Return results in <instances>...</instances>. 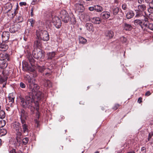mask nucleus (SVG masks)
Instances as JSON below:
<instances>
[{"label":"nucleus","instance_id":"nucleus-1","mask_svg":"<svg viewBox=\"0 0 153 153\" xmlns=\"http://www.w3.org/2000/svg\"><path fill=\"white\" fill-rule=\"evenodd\" d=\"M25 101L24 98H20L21 105L24 108H30L33 107L34 102L35 100V96L32 93H29L28 95H27L25 97Z\"/></svg>","mask_w":153,"mask_h":153},{"label":"nucleus","instance_id":"nucleus-2","mask_svg":"<svg viewBox=\"0 0 153 153\" xmlns=\"http://www.w3.org/2000/svg\"><path fill=\"white\" fill-rule=\"evenodd\" d=\"M36 35L38 39L44 41H48L49 39V37L48 32L45 30H37Z\"/></svg>","mask_w":153,"mask_h":153},{"label":"nucleus","instance_id":"nucleus-3","mask_svg":"<svg viewBox=\"0 0 153 153\" xmlns=\"http://www.w3.org/2000/svg\"><path fill=\"white\" fill-rule=\"evenodd\" d=\"M60 16L62 21L65 23L68 22L70 20V18L68 14L65 10L61 11Z\"/></svg>","mask_w":153,"mask_h":153},{"label":"nucleus","instance_id":"nucleus-4","mask_svg":"<svg viewBox=\"0 0 153 153\" xmlns=\"http://www.w3.org/2000/svg\"><path fill=\"white\" fill-rule=\"evenodd\" d=\"M32 54L35 58L38 59H40L44 56V54L42 51L41 49L38 50L34 49L32 53Z\"/></svg>","mask_w":153,"mask_h":153},{"label":"nucleus","instance_id":"nucleus-5","mask_svg":"<svg viewBox=\"0 0 153 153\" xmlns=\"http://www.w3.org/2000/svg\"><path fill=\"white\" fill-rule=\"evenodd\" d=\"M144 19L141 20L140 19H136L134 21V24L135 25H139L142 28H143L144 26L143 23L144 22H148V19L147 17L146 16H143Z\"/></svg>","mask_w":153,"mask_h":153},{"label":"nucleus","instance_id":"nucleus-6","mask_svg":"<svg viewBox=\"0 0 153 153\" xmlns=\"http://www.w3.org/2000/svg\"><path fill=\"white\" fill-rule=\"evenodd\" d=\"M21 122L26 121L27 117V114L23 109H21L19 111Z\"/></svg>","mask_w":153,"mask_h":153},{"label":"nucleus","instance_id":"nucleus-7","mask_svg":"<svg viewBox=\"0 0 153 153\" xmlns=\"http://www.w3.org/2000/svg\"><path fill=\"white\" fill-rule=\"evenodd\" d=\"M28 88L30 89L32 92H30L33 94L38 92L40 88L39 86L37 84L34 83L33 82L31 84L29 85Z\"/></svg>","mask_w":153,"mask_h":153},{"label":"nucleus","instance_id":"nucleus-8","mask_svg":"<svg viewBox=\"0 0 153 153\" xmlns=\"http://www.w3.org/2000/svg\"><path fill=\"white\" fill-rule=\"evenodd\" d=\"M53 22L57 28H59L61 26V22L60 19L57 17H55L52 19Z\"/></svg>","mask_w":153,"mask_h":153},{"label":"nucleus","instance_id":"nucleus-9","mask_svg":"<svg viewBox=\"0 0 153 153\" xmlns=\"http://www.w3.org/2000/svg\"><path fill=\"white\" fill-rule=\"evenodd\" d=\"M21 122L22 124L21 131L23 133H27V134L29 131V129L28 125L26 123V121Z\"/></svg>","mask_w":153,"mask_h":153},{"label":"nucleus","instance_id":"nucleus-10","mask_svg":"<svg viewBox=\"0 0 153 153\" xmlns=\"http://www.w3.org/2000/svg\"><path fill=\"white\" fill-rule=\"evenodd\" d=\"M21 26L18 24L12 25L10 28L9 30L11 33H14L18 31L20 29Z\"/></svg>","mask_w":153,"mask_h":153},{"label":"nucleus","instance_id":"nucleus-11","mask_svg":"<svg viewBox=\"0 0 153 153\" xmlns=\"http://www.w3.org/2000/svg\"><path fill=\"white\" fill-rule=\"evenodd\" d=\"M10 33L9 32L4 31L1 34L3 42H6L9 39Z\"/></svg>","mask_w":153,"mask_h":153},{"label":"nucleus","instance_id":"nucleus-12","mask_svg":"<svg viewBox=\"0 0 153 153\" xmlns=\"http://www.w3.org/2000/svg\"><path fill=\"white\" fill-rule=\"evenodd\" d=\"M33 94L35 96V100H36V101L40 100L43 97L42 93L40 91H38V92H36Z\"/></svg>","mask_w":153,"mask_h":153},{"label":"nucleus","instance_id":"nucleus-13","mask_svg":"<svg viewBox=\"0 0 153 153\" xmlns=\"http://www.w3.org/2000/svg\"><path fill=\"white\" fill-rule=\"evenodd\" d=\"M43 84L44 86L48 89L52 87V83L48 79H45L42 80Z\"/></svg>","mask_w":153,"mask_h":153},{"label":"nucleus","instance_id":"nucleus-14","mask_svg":"<svg viewBox=\"0 0 153 153\" xmlns=\"http://www.w3.org/2000/svg\"><path fill=\"white\" fill-rule=\"evenodd\" d=\"M24 80L29 86V85L31 84L33 82V79L31 78L29 75H26L24 76Z\"/></svg>","mask_w":153,"mask_h":153},{"label":"nucleus","instance_id":"nucleus-15","mask_svg":"<svg viewBox=\"0 0 153 153\" xmlns=\"http://www.w3.org/2000/svg\"><path fill=\"white\" fill-rule=\"evenodd\" d=\"M105 35L108 39H111L114 36V33L112 31L107 30L105 32Z\"/></svg>","mask_w":153,"mask_h":153},{"label":"nucleus","instance_id":"nucleus-16","mask_svg":"<svg viewBox=\"0 0 153 153\" xmlns=\"http://www.w3.org/2000/svg\"><path fill=\"white\" fill-rule=\"evenodd\" d=\"M123 29L126 31H130L132 28L131 25L128 24L126 23H124L123 25Z\"/></svg>","mask_w":153,"mask_h":153},{"label":"nucleus","instance_id":"nucleus-17","mask_svg":"<svg viewBox=\"0 0 153 153\" xmlns=\"http://www.w3.org/2000/svg\"><path fill=\"white\" fill-rule=\"evenodd\" d=\"M12 7V4L10 3H6L4 6V8L6 10L7 12L10 11L11 10Z\"/></svg>","mask_w":153,"mask_h":153},{"label":"nucleus","instance_id":"nucleus-18","mask_svg":"<svg viewBox=\"0 0 153 153\" xmlns=\"http://www.w3.org/2000/svg\"><path fill=\"white\" fill-rule=\"evenodd\" d=\"M20 124L18 122H15L13 125V128L16 131H19L21 128Z\"/></svg>","mask_w":153,"mask_h":153},{"label":"nucleus","instance_id":"nucleus-19","mask_svg":"<svg viewBox=\"0 0 153 153\" xmlns=\"http://www.w3.org/2000/svg\"><path fill=\"white\" fill-rule=\"evenodd\" d=\"M91 21L92 23L97 24H100L101 22V20L100 18L98 17L92 18Z\"/></svg>","mask_w":153,"mask_h":153},{"label":"nucleus","instance_id":"nucleus-20","mask_svg":"<svg viewBox=\"0 0 153 153\" xmlns=\"http://www.w3.org/2000/svg\"><path fill=\"white\" fill-rule=\"evenodd\" d=\"M8 54L4 53H1L0 54V60H4L6 59L8 60Z\"/></svg>","mask_w":153,"mask_h":153},{"label":"nucleus","instance_id":"nucleus-21","mask_svg":"<svg viewBox=\"0 0 153 153\" xmlns=\"http://www.w3.org/2000/svg\"><path fill=\"white\" fill-rule=\"evenodd\" d=\"M137 8L139 11L144 12L146 10V7L144 4H139L137 6Z\"/></svg>","mask_w":153,"mask_h":153},{"label":"nucleus","instance_id":"nucleus-22","mask_svg":"<svg viewBox=\"0 0 153 153\" xmlns=\"http://www.w3.org/2000/svg\"><path fill=\"white\" fill-rule=\"evenodd\" d=\"M148 22H144L143 25H144V26L148 28L150 30H153V24L152 23H149L148 24Z\"/></svg>","mask_w":153,"mask_h":153},{"label":"nucleus","instance_id":"nucleus-23","mask_svg":"<svg viewBox=\"0 0 153 153\" xmlns=\"http://www.w3.org/2000/svg\"><path fill=\"white\" fill-rule=\"evenodd\" d=\"M134 15V13L133 11L130 10L126 14V17L128 19H130L132 18Z\"/></svg>","mask_w":153,"mask_h":153},{"label":"nucleus","instance_id":"nucleus-24","mask_svg":"<svg viewBox=\"0 0 153 153\" xmlns=\"http://www.w3.org/2000/svg\"><path fill=\"white\" fill-rule=\"evenodd\" d=\"M85 27L86 29L89 31H94L93 25L91 23H87L86 24Z\"/></svg>","mask_w":153,"mask_h":153},{"label":"nucleus","instance_id":"nucleus-25","mask_svg":"<svg viewBox=\"0 0 153 153\" xmlns=\"http://www.w3.org/2000/svg\"><path fill=\"white\" fill-rule=\"evenodd\" d=\"M101 16L103 19H108L110 16V13L108 12H103L101 13Z\"/></svg>","mask_w":153,"mask_h":153},{"label":"nucleus","instance_id":"nucleus-26","mask_svg":"<svg viewBox=\"0 0 153 153\" xmlns=\"http://www.w3.org/2000/svg\"><path fill=\"white\" fill-rule=\"evenodd\" d=\"M55 52L54 51L48 53H47V55L48 56V59H52L53 58L55 57Z\"/></svg>","mask_w":153,"mask_h":153},{"label":"nucleus","instance_id":"nucleus-27","mask_svg":"<svg viewBox=\"0 0 153 153\" xmlns=\"http://www.w3.org/2000/svg\"><path fill=\"white\" fill-rule=\"evenodd\" d=\"M17 132L16 133V139L17 140V142L20 141V140H22V133L21 132L19 131H16Z\"/></svg>","mask_w":153,"mask_h":153},{"label":"nucleus","instance_id":"nucleus-28","mask_svg":"<svg viewBox=\"0 0 153 153\" xmlns=\"http://www.w3.org/2000/svg\"><path fill=\"white\" fill-rule=\"evenodd\" d=\"M135 11H136L135 17L139 18L142 16L143 17V16H144L143 15V12L139 11L138 10H135Z\"/></svg>","mask_w":153,"mask_h":153},{"label":"nucleus","instance_id":"nucleus-29","mask_svg":"<svg viewBox=\"0 0 153 153\" xmlns=\"http://www.w3.org/2000/svg\"><path fill=\"white\" fill-rule=\"evenodd\" d=\"M8 47L7 45L1 44L0 45V51H6L8 48Z\"/></svg>","mask_w":153,"mask_h":153},{"label":"nucleus","instance_id":"nucleus-30","mask_svg":"<svg viewBox=\"0 0 153 153\" xmlns=\"http://www.w3.org/2000/svg\"><path fill=\"white\" fill-rule=\"evenodd\" d=\"M150 141L151 144L153 147V134L149 133L148 140L146 142Z\"/></svg>","mask_w":153,"mask_h":153},{"label":"nucleus","instance_id":"nucleus-31","mask_svg":"<svg viewBox=\"0 0 153 153\" xmlns=\"http://www.w3.org/2000/svg\"><path fill=\"white\" fill-rule=\"evenodd\" d=\"M95 10L98 13H100L103 10L102 7L99 5H95Z\"/></svg>","mask_w":153,"mask_h":153},{"label":"nucleus","instance_id":"nucleus-32","mask_svg":"<svg viewBox=\"0 0 153 153\" xmlns=\"http://www.w3.org/2000/svg\"><path fill=\"white\" fill-rule=\"evenodd\" d=\"M28 59L29 62L32 66H34L35 64V61L31 56H29L28 57Z\"/></svg>","mask_w":153,"mask_h":153},{"label":"nucleus","instance_id":"nucleus-33","mask_svg":"<svg viewBox=\"0 0 153 153\" xmlns=\"http://www.w3.org/2000/svg\"><path fill=\"white\" fill-rule=\"evenodd\" d=\"M42 45V42L40 40H36L34 42V47L35 48L41 47Z\"/></svg>","mask_w":153,"mask_h":153},{"label":"nucleus","instance_id":"nucleus-34","mask_svg":"<svg viewBox=\"0 0 153 153\" xmlns=\"http://www.w3.org/2000/svg\"><path fill=\"white\" fill-rule=\"evenodd\" d=\"M8 98L9 102H10V104H11L14 102V99L15 98L14 97L13 94H9Z\"/></svg>","mask_w":153,"mask_h":153},{"label":"nucleus","instance_id":"nucleus-35","mask_svg":"<svg viewBox=\"0 0 153 153\" xmlns=\"http://www.w3.org/2000/svg\"><path fill=\"white\" fill-rule=\"evenodd\" d=\"M33 27H30V28L27 29L25 32V33L27 35H28L30 34H31L33 33Z\"/></svg>","mask_w":153,"mask_h":153},{"label":"nucleus","instance_id":"nucleus-36","mask_svg":"<svg viewBox=\"0 0 153 153\" xmlns=\"http://www.w3.org/2000/svg\"><path fill=\"white\" fill-rule=\"evenodd\" d=\"M79 43L82 44H85L87 42V40L82 36H79Z\"/></svg>","mask_w":153,"mask_h":153},{"label":"nucleus","instance_id":"nucleus-37","mask_svg":"<svg viewBox=\"0 0 153 153\" xmlns=\"http://www.w3.org/2000/svg\"><path fill=\"white\" fill-rule=\"evenodd\" d=\"M149 7L148 9V11L150 13H153V2H151L149 4Z\"/></svg>","mask_w":153,"mask_h":153},{"label":"nucleus","instance_id":"nucleus-38","mask_svg":"<svg viewBox=\"0 0 153 153\" xmlns=\"http://www.w3.org/2000/svg\"><path fill=\"white\" fill-rule=\"evenodd\" d=\"M7 77L4 76L3 77L0 75V83L1 84L3 83H6Z\"/></svg>","mask_w":153,"mask_h":153},{"label":"nucleus","instance_id":"nucleus-39","mask_svg":"<svg viewBox=\"0 0 153 153\" xmlns=\"http://www.w3.org/2000/svg\"><path fill=\"white\" fill-rule=\"evenodd\" d=\"M82 16H84V17H83V19L85 22H86L90 20L89 16L87 14H83Z\"/></svg>","mask_w":153,"mask_h":153},{"label":"nucleus","instance_id":"nucleus-40","mask_svg":"<svg viewBox=\"0 0 153 153\" xmlns=\"http://www.w3.org/2000/svg\"><path fill=\"white\" fill-rule=\"evenodd\" d=\"M7 65V64L6 61H5L2 62V64L0 65V68H4L6 67Z\"/></svg>","mask_w":153,"mask_h":153},{"label":"nucleus","instance_id":"nucleus-41","mask_svg":"<svg viewBox=\"0 0 153 153\" xmlns=\"http://www.w3.org/2000/svg\"><path fill=\"white\" fill-rule=\"evenodd\" d=\"M50 70L49 68L47 69V72L44 75V76L45 78L49 77L51 75V73L50 72Z\"/></svg>","mask_w":153,"mask_h":153},{"label":"nucleus","instance_id":"nucleus-42","mask_svg":"<svg viewBox=\"0 0 153 153\" xmlns=\"http://www.w3.org/2000/svg\"><path fill=\"white\" fill-rule=\"evenodd\" d=\"M25 67L27 68V69H28L29 70L32 72H33L35 71L34 69L33 68H31L29 67L27 63H25Z\"/></svg>","mask_w":153,"mask_h":153},{"label":"nucleus","instance_id":"nucleus-43","mask_svg":"<svg viewBox=\"0 0 153 153\" xmlns=\"http://www.w3.org/2000/svg\"><path fill=\"white\" fill-rule=\"evenodd\" d=\"M5 114L4 111L2 110L0 111V118H4L5 117Z\"/></svg>","mask_w":153,"mask_h":153},{"label":"nucleus","instance_id":"nucleus-44","mask_svg":"<svg viewBox=\"0 0 153 153\" xmlns=\"http://www.w3.org/2000/svg\"><path fill=\"white\" fill-rule=\"evenodd\" d=\"M7 133V131L6 129L2 128H0V134L1 135H3L6 134Z\"/></svg>","mask_w":153,"mask_h":153},{"label":"nucleus","instance_id":"nucleus-45","mask_svg":"<svg viewBox=\"0 0 153 153\" xmlns=\"http://www.w3.org/2000/svg\"><path fill=\"white\" fill-rule=\"evenodd\" d=\"M29 139L27 137H25L22 140V142L23 144H27L28 141Z\"/></svg>","mask_w":153,"mask_h":153},{"label":"nucleus","instance_id":"nucleus-46","mask_svg":"<svg viewBox=\"0 0 153 153\" xmlns=\"http://www.w3.org/2000/svg\"><path fill=\"white\" fill-rule=\"evenodd\" d=\"M119 8L118 7H116L113 10V13L114 15H117L119 12Z\"/></svg>","mask_w":153,"mask_h":153},{"label":"nucleus","instance_id":"nucleus-47","mask_svg":"<svg viewBox=\"0 0 153 153\" xmlns=\"http://www.w3.org/2000/svg\"><path fill=\"white\" fill-rule=\"evenodd\" d=\"M29 22L30 23L31 27H33V25L34 24L35 22L34 20L33 19H31L29 20Z\"/></svg>","mask_w":153,"mask_h":153},{"label":"nucleus","instance_id":"nucleus-48","mask_svg":"<svg viewBox=\"0 0 153 153\" xmlns=\"http://www.w3.org/2000/svg\"><path fill=\"white\" fill-rule=\"evenodd\" d=\"M20 87L23 89L25 88L26 87V85L23 82H21L19 84Z\"/></svg>","mask_w":153,"mask_h":153},{"label":"nucleus","instance_id":"nucleus-49","mask_svg":"<svg viewBox=\"0 0 153 153\" xmlns=\"http://www.w3.org/2000/svg\"><path fill=\"white\" fill-rule=\"evenodd\" d=\"M120 106V105L119 104H116L113 107L112 109L114 110H116Z\"/></svg>","mask_w":153,"mask_h":153},{"label":"nucleus","instance_id":"nucleus-50","mask_svg":"<svg viewBox=\"0 0 153 153\" xmlns=\"http://www.w3.org/2000/svg\"><path fill=\"white\" fill-rule=\"evenodd\" d=\"M122 8L124 10H126L127 9V4L126 3H124L122 5Z\"/></svg>","mask_w":153,"mask_h":153},{"label":"nucleus","instance_id":"nucleus-51","mask_svg":"<svg viewBox=\"0 0 153 153\" xmlns=\"http://www.w3.org/2000/svg\"><path fill=\"white\" fill-rule=\"evenodd\" d=\"M44 70L45 68L43 67H39V71L41 72H42Z\"/></svg>","mask_w":153,"mask_h":153},{"label":"nucleus","instance_id":"nucleus-52","mask_svg":"<svg viewBox=\"0 0 153 153\" xmlns=\"http://www.w3.org/2000/svg\"><path fill=\"white\" fill-rule=\"evenodd\" d=\"M141 151L142 153H146V149L145 147L143 146L141 148Z\"/></svg>","mask_w":153,"mask_h":153},{"label":"nucleus","instance_id":"nucleus-53","mask_svg":"<svg viewBox=\"0 0 153 153\" xmlns=\"http://www.w3.org/2000/svg\"><path fill=\"white\" fill-rule=\"evenodd\" d=\"M88 9L90 11H93L94 10H95V5L93 6L89 7H88Z\"/></svg>","mask_w":153,"mask_h":153},{"label":"nucleus","instance_id":"nucleus-54","mask_svg":"<svg viewBox=\"0 0 153 153\" xmlns=\"http://www.w3.org/2000/svg\"><path fill=\"white\" fill-rule=\"evenodd\" d=\"M121 41L123 43L126 42L127 40L124 37H122L121 38Z\"/></svg>","mask_w":153,"mask_h":153},{"label":"nucleus","instance_id":"nucleus-55","mask_svg":"<svg viewBox=\"0 0 153 153\" xmlns=\"http://www.w3.org/2000/svg\"><path fill=\"white\" fill-rule=\"evenodd\" d=\"M77 5L78 7H80V9H82V10H83L84 7L81 4H78Z\"/></svg>","mask_w":153,"mask_h":153},{"label":"nucleus","instance_id":"nucleus-56","mask_svg":"<svg viewBox=\"0 0 153 153\" xmlns=\"http://www.w3.org/2000/svg\"><path fill=\"white\" fill-rule=\"evenodd\" d=\"M17 19L19 21V22H22L23 21V18L21 16H18Z\"/></svg>","mask_w":153,"mask_h":153},{"label":"nucleus","instance_id":"nucleus-57","mask_svg":"<svg viewBox=\"0 0 153 153\" xmlns=\"http://www.w3.org/2000/svg\"><path fill=\"white\" fill-rule=\"evenodd\" d=\"M149 15V18L151 20H153V13H151Z\"/></svg>","mask_w":153,"mask_h":153},{"label":"nucleus","instance_id":"nucleus-58","mask_svg":"<svg viewBox=\"0 0 153 153\" xmlns=\"http://www.w3.org/2000/svg\"><path fill=\"white\" fill-rule=\"evenodd\" d=\"M151 93L149 91H148L145 94V96H148L150 95Z\"/></svg>","mask_w":153,"mask_h":153},{"label":"nucleus","instance_id":"nucleus-59","mask_svg":"<svg viewBox=\"0 0 153 153\" xmlns=\"http://www.w3.org/2000/svg\"><path fill=\"white\" fill-rule=\"evenodd\" d=\"M142 97H139L138 99V100H137L138 102L139 103H141L142 102Z\"/></svg>","mask_w":153,"mask_h":153},{"label":"nucleus","instance_id":"nucleus-60","mask_svg":"<svg viewBox=\"0 0 153 153\" xmlns=\"http://www.w3.org/2000/svg\"><path fill=\"white\" fill-rule=\"evenodd\" d=\"M9 153H16V149H12V150L10 151Z\"/></svg>","mask_w":153,"mask_h":153},{"label":"nucleus","instance_id":"nucleus-61","mask_svg":"<svg viewBox=\"0 0 153 153\" xmlns=\"http://www.w3.org/2000/svg\"><path fill=\"white\" fill-rule=\"evenodd\" d=\"M19 5L21 6H25L26 5V3L25 2H21L19 3Z\"/></svg>","mask_w":153,"mask_h":153},{"label":"nucleus","instance_id":"nucleus-62","mask_svg":"<svg viewBox=\"0 0 153 153\" xmlns=\"http://www.w3.org/2000/svg\"><path fill=\"white\" fill-rule=\"evenodd\" d=\"M17 13V12L16 11L14 10L13 13H12V17H13Z\"/></svg>","mask_w":153,"mask_h":153},{"label":"nucleus","instance_id":"nucleus-63","mask_svg":"<svg viewBox=\"0 0 153 153\" xmlns=\"http://www.w3.org/2000/svg\"><path fill=\"white\" fill-rule=\"evenodd\" d=\"M137 2L139 4H141L143 2H144L143 0H137Z\"/></svg>","mask_w":153,"mask_h":153},{"label":"nucleus","instance_id":"nucleus-64","mask_svg":"<svg viewBox=\"0 0 153 153\" xmlns=\"http://www.w3.org/2000/svg\"><path fill=\"white\" fill-rule=\"evenodd\" d=\"M35 123L36 124V126L38 127L39 126V122L37 120H35Z\"/></svg>","mask_w":153,"mask_h":153}]
</instances>
